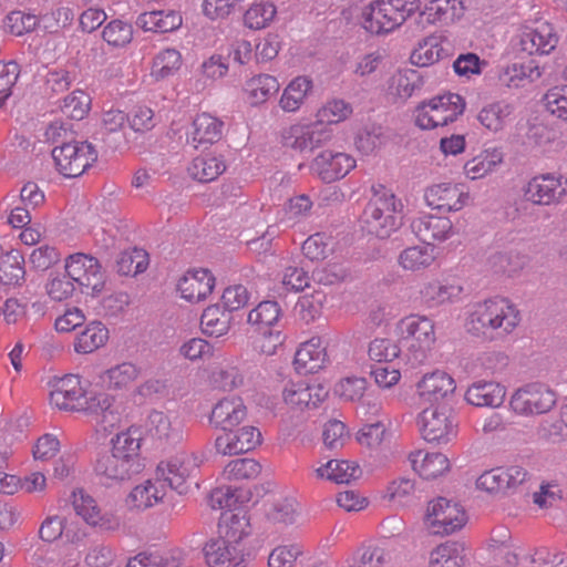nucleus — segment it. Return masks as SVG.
<instances>
[{
  "instance_id": "1",
  "label": "nucleus",
  "mask_w": 567,
  "mask_h": 567,
  "mask_svg": "<svg viewBox=\"0 0 567 567\" xmlns=\"http://www.w3.org/2000/svg\"><path fill=\"white\" fill-rule=\"evenodd\" d=\"M50 404L60 411L91 416L103 431L114 429L121 421L115 399L105 392L87 391L76 374H68L54 381Z\"/></svg>"
},
{
  "instance_id": "2",
  "label": "nucleus",
  "mask_w": 567,
  "mask_h": 567,
  "mask_svg": "<svg viewBox=\"0 0 567 567\" xmlns=\"http://www.w3.org/2000/svg\"><path fill=\"white\" fill-rule=\"evenodd\" d=\"M141 432L128 427L111 439V450L101 453L94 465V472L106 484L130 480L141 471Z\"/></svg>"
},
{
  "instance_id": "3",
  "label": "nucleus",
  "mask_w": 567,
  "mask_h": 567,
  "mask_svg": "<svg viewBox=\"0 0 567 567\" xmlns=\"http://www.w3.org/2000/svg\"><path fill=\"white\" fill-rule=\"evenodd\" d=\"M520 322L516 305L503 297L475 302L467 310L466 330L477 337L495 338L511 334Z\"/></svg>"
},
{
  "instance_id": "4",
  "label": "nucleus",
  "mask_w": 567,
  "mask_h": 567,
  "mask_svg": "<svg viewBox=\"0 0 567 567\" xmlns=\"http://www.w3.org/2000/svg\"><path fill=\"white\" fill-rule=\"evenodd\" d=\"M420 7V0H369L361 3L357 17L369 33L386 34L402 25Z\"/></svg>"
},
{
  "instance_id": "5",
  "label": "nucleus",
  "mask_w": 567,
  "mask_h": 567,
  "mask_svg": "<svg viewBox=\"0 0 567 567\" xmlns=\"http://www.w3.org/2000/svg\"><path fill=\"white\" fill-rule=\"evenodd\" d=\"M371 192L372 196L361 215V223L368 233L388 238L401 225L402 203L382 184L372 185Z\"/></svg>"
},
{
  "instance_id": "6",
  "label": "nucleus",
  "mask_w": 567,
  "mask_h": 567,
  "mask_svg": "<svg viewBox=\"0 0 567 567\" xmlns=\"http://www.w3.org/2000/svg\"><path fill=\"white\" fill-rule=\"evenodd\" d=\"M402 347L413 360L421 362L436 341L434 322L426 316L410 315L396 326Z\"/></svg>"
},
{
  "instance_id": "7",
  "label": "nucleus",
  "mask_w": 567,
  "mask_h": 567,
  "mask_svg": "<svg viewBox=\"0 0 567 567\" xmlns=\"http://www.w3.org/2000/svg\"><path fill=\"white\" fill-rule=\"evenodd\" d=\"M465 109L463 97L456 93H444L423 102L415 110V124L422 130H432L454 122Z\"/></svg>"
},
{
  "instance_id": "8",
  "label": "nucleus",
  "mask_w": 567,
  "mask_h": 567,
  "mask_svg": "<svg viewBox=\"0 0 567 567\" xmlns=\"http://www.w3.org/2000/svg\"><path fill=\"white\" fill-rule=\"evenodd\" d=\"M52 158L56 171L68 178L81 176L97 159V152L87 142H70L55 146Z\"/></svg>"
},
{
  "instance_id": "9",
  "label": "nucleus",
  "mask_w": 567,
  "mask_h": 567,
  "mask_svg": "<svg viewBox=\"0 0 567 567\" xmlns=\"http://www.w3.org/2000/svg\"><path fill=\"white\" fill-rule=\"evenodd\" d=\"M556 402L557 394L548 384L533 382L517 389L509 405L518 415L533 416L549 412Z\"/></svg>"
},
{
  "instance_id": "10",
  "label": "nucleus",
  "mask_w": 567,
  "mask_h": 567,
  "mask_svg": "<svg viewBox=\"0 0 567 567\" xmlns=\"http://www.w3.org/2000/svg\"><path fill=\"white\" fill-rule=\"evenodd\" d=\"M65 271L83 293L94 297L104 289L105 272L93 256L83 252L70 255L65 260Z\"/></svg>"
},
{
  "instance_id": "11",
  "label": "nucleus",
  "mask_w": 567,
  "mask_h": 567,
  "mask_svg": "<svg viewBox=\"0 0 567 567\" xmlns=\"http://www.w3.org/2000/svg\"><path fill=\"white\" fill-rule=\"evenodd\" d=\"M421 433L427 442L447 443L456 436L457 423L446 404L430 405L419 415Z\"/></svg>"
},
{
  "instance_id": "12",
  "label": "nucleus",
  "mask_w": 567,
  "mask_h": 567,
  "mask_svg": "<svg viewBox=\"0 0 567 567\" xmlns=\"http://www.w3.org/2000/svg\"><path fill=\"white\" fill-rule=\"evenodd\" d=\"M70 502L75 514L91 527L101 532H116L122 526V519L115 512L103 511L96 499L82 488L72 492Z\"/></svg>"
},
{
  "instance_id": "13",
  "label": "nucleus",
  "mask_w": 567,
  "mask_h": 567,
  "mask_svg": "<svg viewBox=\"0 0 567 567\" xmlns=\"http://www.w3.org/2000/svg\"><path fill=\"white\" fill-rule=\"evenodd\" d=\"M205 455L200 451H182L157 465V474L168 487L184 492V485L203 464Z\"/></svg>"
},
{
  "instance_id": "14",
  "label": "nucleus",
  "mask_w": 567,
  "mask_h": 567,
  "mask_svg": "<svg viewBox=\"0 0 567 567\" xmlns=\"http://www.w3.org/2000/svg\"><path fill=\"white\" fill-rule=\"evenodd\" d=\"M466 523L464 509L456 503L439 497L426 509L425 524L433 534H452Z\"/></svg>"
},
{
  "instance_id": "15",
  "label": "nucleus",
  "mask_w": 567,
  "mask_h": 567,
  "mask_svg": "<svg viewBox=\"0 0 567 567\" xmlns=\"http://www.w3.org/2000/svg\"><path fill=\"white\" fill-rule=\"evenodd\" d=\"M426 204L439 210L458 212L470 202V193L464 184L443 182L426 188Z\"/></svg>"
},
{
  "instance_id": "16",
  "label": "nucleus",
  "mask_w": 567,
  "mask_h": 567,
  "mask_svg": "<svg viewBox=\"0 0 567 567\" xmlns=\"http://www.w3.org/2000/svg\"><path fill=\"white\" fill-rule=\"evenodd\" d=\"M527 478L525 468L518 465L495 467L482 473L476 480V487L488 494L497 495L515 489Z\"/></svg>"
},
{
  "instance_id": "17",
  "label": "nucleus",
  "mask_w": 567,
  "mask_h": 567,
  "mask_svg": "<svg viewBox=\"0 0 567 567\" xmlns=\"http://www.w3.org/2000/svg\"><path fill=\"white\" fill-rule=\"evenodd\" d=\"M330 138L329 132L318 123H296L281 132V141L286 147L295 151H312Z\"/></svg>"
},
{
  "instance_id": "18",
  "label": "nucleus",
  "mask_w": 567,
  "mask_h": 567,
  "mask_svg": "<svg viewBox=\"0 0 567 567\" xmlns=\"http://www.w3.org/2000/svg\"><path fill=\"white\" fill-rule=\"evenodd\" d=\"M261 443L260 431L251 425L243 426L236 431H224L215 441L216 451L223 455H237L254 450Z\"/></svg>"
},
{
  "instance_id": "19",
  "label": "nucleus",
  "mask_w": 567,
  "mask_h": 567,
  "mask_svg": "<svg viewBox=\"0 0 567 567\" xmlns=\"http://www.w3.org/2000/svg\"><path fill=\"white\" fill-rule=\"evenodd\" d=\"M167 489V484L156 473L155 477L135 485L126 496L125 504L132 511H146L162 503Z\"/></svg>"
},
{
  "instance_id": "20",
  "label": "nucleus",
  "mask_w": 567,
  "mask_h": 567,
  "mask_svg": "<svg viewBox=\"0 0 567 567\" xmlns=\"http://www.w3.org/2000/svg\"><path fill=\"white\" fill-rule=\"evenodd\" d=\"M328 395V390L320 383L303 381L288 382L282 390V400L295 410L316 408Z\"/></svg>"
},
{
  "instance_id": "21",
  "label": "nucleus",
  "mask_w": 567,
  "mask_h": 567,
  "mask_svg": "<svg viewBox=\"0 0 567 567\" xmlns=\"http://www.w3.org/2000/svg\"><path fill=\"white\" fill-rule=\"evenodd\" d=\"M566 195L561 177L554 174H543L533 177L525 187L527 200L537 205L558 203Z\"/></svg>"
},
{
  "instance_id": "22",
  "label": "nucleus",
  "mask_w": 567,
  "mask_h": 567,
  "mask_svg": "<svg viewBox=\"0 0 567 567\" xmlns=\"http://www.w3.org/2000/svg\"><path fill=\"white\" fill-rule=\"evenodd\" d=\"M417 393L422 403L430 405L444 404L443 401L455 390L454 379L445 371L436 370L426 373L417 382Z\"/></svg>"
},
{
  "instance_id": "23",
  "label": "nucleus",
  "mask_w": 567,
  "mask_h": 567,
  "mask_svg": "<svg viewBox=\"0 0 567 567\" xmlns=\"http://www.w3.org/2000/svg\"><path fill=\"white\" fill-rule=\"evenodd\" d=\"M355 167V159L342 152L323 151L312 163V169L327 183L343 178Z\"/></svg>"
},
{
  "instance_id": "24",
  "label": "nucleus",
  "mask_w": 567,
  "mask_h": 567,
  "mask_svg": "<svg viewBox=\"0 0 567 567\" xmlns=\"http://www.w3.org/2000/svg\"><path fill=\"white\" fill-rule=\"evenodd\" d=\"M558 43V37L548 22H538L526 28L519 38L520 50L528 54H548Z\"/></svg>"
},
{
  "instance_id": "25",
  "label": "nucleus",
  "mask_w": 567,
  "mask_h": 567,
  "mask_svg": "<svg viewBox=\"0 0 567 567\" xmlns=\"http://www.w3.org/2000/svg\"><path fill=\"white\" fill-rule=\"evenodd\" d=\"M247 416V408L240 396L229 395L219 400L212 410L209 422L224 431L239 425Z\"/></svg>"
},
{
  "instance_id": "26",
  "label": "nucleus",
  "mask_w": 567,
  "mask_h": 567,
  "mask_svg": "<svg viewBox=\"0 0 567 567\" xmlns=\"http://www.w3.org/2000/svg\"><path fill=\"white\" fill-rule=\"evenodd\" d=\"M215 278L207 269L187 271L178 281L182 298L190 302L205 300L213 291Z\"/></svg>"
},
{
  "instance_id": "27",
  "label": "nucleus",
  "mask_w": 567,
  "mask_h": 567,
  "mask_svg": "<svg viewBox=\"0 0 567 567\" xmlns=\"http://www.w3.org/2000/svg\"><path fill=\"white\" fill-rule=\"evenodd\" d=\"M204 550L209 567H243L245 563L243 545L216 538L207 543Z\"/></svg>"
},
{
  "instance_id": "28",
  "label": "nucleus",
  "mask_w": 567,
  "mask_h": 567,
  "mask_svg": "<svg viewBox=\"0 0 567 567\" xmlns=\"http://www.w3.org/2000/svg\"><path fill=\"white\" fill-rule=\"evenodd\" d=\"M414 234L424 243L444 241L454 234L453 223L447 217L422 215L411 224Z\"/></svg>"
},
{
  "instance_id": "29",
  "label": "nucleus",
  "mask_w": 567,
  "mask_h": 567,
  "mask_svg": "<svg viewBox=\"0 0 567 567\" xmlns=\"http://www.w3.org/2000/svg\"><path fill=\"white\" fill-rule=\"evenodd\" d=\"M218 539L241 545L243 539L251 534L250 518L244 509L225 512L218 525Z\"/></svg>"
},
{
  "instance_id": "30",
  "label": "nucleus",
  "mask_w": 567,
  "mask_h": 567,
  "mask_svg": "<svg viewBox=\"0 0 567 567\" xmlns=\"http://www.w3.org/2000/svg\"><path fill=\"white\" fill-rule=\"evenodd\" d=\"M326 361V348L319 337L303 342L295 355V367L300 373H316L323 368Z\"/></svg>"
},
{
  "instance_id": "31",
  "label": "nucleus",
  "mask_w": 567,
  "mask_h": 567,
  "mask_svg": "<svg viewBox=\"0 0 567 567\" xmlns=\"http://www.w3.org/2000/svg\"><path fill=\"white\" fill-rule=\"evenodd\" d=\"M147 432L162 442H178L183 437V423L175 415L153 411L147 419Z\"/></svg>"
},
{
  "instance_id": "32",
  "label": "nucleus",
  "mask_w": 567,
  "mask_h": 567,
  "mask_svg": "<svg viewBox=\"0 0 567 567\" xmlns=\"http://www.w3.org/2000/svg\"><path fill=\"white\" fill-rule=\"evenodd\" d=\"M409 461L413 470L426 480L436 478L450 470L447 456L439 452L414 451L410 453Z\"/></svg>"
},
{
  "instance_id": "33",
  "label": "nucleus",
  "mask_w": 567,
  "mask_h": 567,
  "mask_svg": "<svg viewBox=\"0 0 567 567\" xmlns=\"http://www.w3.org/2000/svg\"><path fill=\"white\" fill-rule=\"evenodd\" d=\"M503 158L498 147L485 148L464 164V175L471 181L484 178L503 163Z\"/></svg>"
},
{
  "instance_id": "34",
  "label": "nucleus",
  "mask_w": 567,
  "mask_h": 567,
  "mask_svg": "<svg viewBox=\"0 0 567 567\" xmlns=\"http://www.w3.org/2000/svg\"><path fill=\"white\" fill-rule=\"evenodd\" d=\"M224 123L217 117L202 113L193 122V130L188 135V142L198 147L203 144H214L221 138Z\"/></svg>"
},
{
  "instance_id": "35",
  "label": "nucleus",
  "mask_w": 567,
  "mask_h": 567,
  "mask_svg": "<svg viewBox=\"0 0 567 567\" xmlns=\"http://www.w3.org/2000/svg\"><path fill=\"white\" fill-rule=\"evenodd\" d=\"M506 389L495 382H477L471 385L466 393V401L475 406L497 408L505 399Z\"/></svg>"
},
{
  "instance_id": "36",
  "label": "nucleus",
  "mask_w": 567,
  "mask_h": 567,
  "mask_svg": "<svg viewBox=\"0 0 567 567\" xmlns=\"http://www.w3.org/2000/svg\"><path fill=\"white\" fill-rule=\"evenodd\" d=\"M226 171V162L221 155L206 154L195 157L189 164V176L200 183H209Z\"/></svg>"
},
{
  "instance_id": "37",
  "label": "nucleus",
  "mask_w": 567,
  "mask_h": 567,
  "mask_svg": "<svg viewBox=\"0 0 567 567\" xmlns=\"http://www.w3.org/2000/svg\"><path fill=\"white\" fill-rule=\"evenodd\" d=\"M313 84L308 76H297L284 89L279 106L284 112L295 113L300 110Z\"/></svg>"
},
{
  "instance_id": "38",
  "label": "nucleus",
  "mask_w": 567,
  "mask_h": 567,
  "mask_svg": "<svg viewBox=\"0 0 567 567\" xmlns=\"http://www.w3.org/2000/svg\"><path fill=\"white\" fill-rule=\"evenodd\" d=\"M140 377V369L132 362L115 364L101 373L103 384L113 391L127 390Z\"/></svg>"
},
{
  "instance_id": "39",
  "label": "nucleus",
  "mask_w": 567,
  "mask_h": 567,
  "mask_svg": "<svg viewBox=\"0 0 567 567\" xmlns=\"http://www.w3.org/2000/svg\"><path fill=\"white\" fill-rule=\"evenodd\" d=\"M278 80L269 74H257L248 79L244 85V92L251 105L267 102L279 91Z\"/></svg>"
},
{
  "instance_id": "40",
  "label": "nucleus",
  "mask_w": 567,
  "mask_h": 567,
  "mask_svg": "<svg viewBox=\"0 0 567 567\" xmlns=\"http://www.w3.org/2000/svg\"><path fill=\"white\" fill-rule=\"evenodd\" d=\"M182 16L173 10L169 11H150L142 13L137 19V24L150 32H171L182 25Z\"/></svg>"
},
{
  "instance_id": "41",
  "label": "nucleus",
  "mask_w": 567,
  "mask_h": 567,
  "mask_svg": "<svg viewBox=\"0 0 567 567\" xmlns=\"http://www.w3.org/2000/svg\"><path fill=\"white\" fill-rule=\"evenodd\" d=\"M543 74L539 65L534 61L527 63H513L499 73V81L508 87H520L526 82H534Z\"/></svg>"
},
{
  "instance_id": "42",
  "label": "nucleus",
  "mask_w": 567,
  "mask_h": 567,
  "mask_svg": "<svg viewBox=\"0 0 567 567\" xmlns=\"http://www.w3.org/2000/svg\"><path fill=\"white\" fill-rule=\"evenodd\" d=\"M107 340V328L101 322L93 321L76 334L74 351L83 354L92 353L103 347Z\"/></svg>"
},
{
  "instance_id": "43",
  "label": "nucleus",
  "mask_w": 567,
  "mask_h": 567,
  "mask_svg": "<svg viewBox=\"0 0 567 567\" xmlns=\"http://www.w3.org/2000/svg\"><path fill=\"white\" fill-rule=\"evenodd\" d=\"M316 476L337 484L349 483L357 478L361 471L358 465L343 460H330L315 470Z\"/></svg>"
},
{
  "instance_id": "44",
  "label": "nucleus",
  "mask_w": 567,
  "mask_h": 567,
  "mask_svg": "<svg viewBox=\"0 0 567 567\" xmlns=\"http://www.w3.org/2000/svg\"><path fill=\"white\" fill-rule=\"evenodd\" d=\"M24 258L17 250L6 251L0 259V284L7 286H20L24 281Z\"/></svg>"
},
{
  "instance_id": "45",
  "label": "nucleus",
  "mask_w": 567,
  "mask_h": 567,
  "mask_svg": "<svg viewBox=\"0 0 567 567\" xmlns=\"http://www.w3.org/2000/svg\"><path fill=\"white\" fill-rule=\"evenodd\" d=\"M231 315L218 305L207 307L200 318V328L204 334L219 338L225 336L231 324Z\"/></svg>"
},
{
  "instance_id": "46",
  "label": "nucleus",
  "mask_w": 567,
  "mask_h": 567,
  "mask_svg": "<svg viewBox=\"0 0 567 567\" xmlns=\"http://www.w3.org/2000/svg\"><path fill=\"white\" fill-rule=\"evenodd\" d=\"M435 259L430 245H417L402 250L398 257L399 265L406 271H420L430 267Z\"/></svg>"
},
{
  "instance_id": "47",
  "label": "nucleus",
  "mask_w": 567,
  "mask_h": 567,
  "mask_svg": "<svg viewBox=\"0 0 567 567\" xmlns=\"http://www.w3.org/2000/svg\"><path fill=\"white\" fill-rule=\"evenodd\" d=\"M182 62V54L178 50L173 48L161 50L153 58L151 76L156 81L171 78L181 69Z\"/></svg>"
},
{
  "instance_id": "48",
  "label": "nucleus",
  "mask_w": 567,
  "mask_h": 567,
  "mask_svg": "<svg viewBox=\"0 0 567 567\" xmlns=\"http://www.w3.org/2000/svg\"><path fill=\"white\" fill-rule=\"evenodd\" d=\"M463 7L458 0H432L426 7L424 14L431 23L449 24L462 16Z\"/></svg>"
},
{
  "instance_id": "49",
  "label": "nucleus",
  "mask_w": 567,
  "mask_h": 567,
  "mask_svg": "<svg viewBox=\"0 0 567 567\" xmlns=\"http://www.w3.org/2000/svg\"><path fill=\"white\" fill-rule=\"evenodd\" d=\"M445 54L441 37L433 34L419 42L411 54V61L419 66H426L437 62Z\"/></svg>"
},
{
  "instance_id": "50",
  "label": "nucleus",
  "mask_w": 567,
  "mask_h": 567,
  "mask_svg": "<svg viewBox=\"0 0 567 567\" xmlns=\"http://www.w3.org/2000/svg\"><path fill=\"white\" fill-rule=\"evenodd\" d=\"M462 292L457 285H443L433 280L425 282L420 289L422 300L429 306L442 305L456 300Z\"/></svg>"
},
{
  "instance_id": "51",
  "label": "nucleus",
  "mask_w": 567,
  "mask_h": 567,
  "mask_svg": "<svg viewBox=\"0 0 567 567\" xmlns=\"http://www.w3.org/2000/svg\"><path fill=\"white\" fill-rule=\"evenodd\" d=\"M512 112L513 109L509 104L496 102L483 107L477 120L488 131L498 132L505 127Z\"/></svg>"
},
{
  "instance_id": "52",
  "label": "nucleus",
  "mask_w": 567,
  "mask_h": 567,
  "mask_svg": "<svg viewBox=\"0 0 567 567\" xmlns=\"http://www.w3.org/2000/svg\"><path fill=\"white\" fill-rule=\"evenodd\" d=\"M208 379L214 389L223 391H231L243 384V377L238 369L226 362L213 367Z\"/></svg>"
},
{
  "instance_id": "53",
  "label": "nucleus",
  "mask_w": 567,
  "mask_h": 567,
  "mask_svg": "<svg viewBox=\"0 0 567 567\" xmlns=\"http://www.w3.org/2000/svg\"><path fill=\"white\" fill-rule=\"evenodd\" d=\"M281 316V309L276 301H262L248 313V323L255 326L258 332L270 331Z\"/></svg>"
},
{
  "instance_id": "54",
  "label": "nucleus",
  "mask_w": 567,
  "mask_h": 567,
  "mask_svg": "<svg viewBox=\"0 0 567 567\" xmlns=\"http://www.w3.org/2000/svg\"><path fill=\"white\" fill-rule=\"evenodd\" d=\"M463 547L454 542H446L435 547L429 559V567H462Z\"/></svg>"
},
{
  "instance_id": "55",
  "label": "nucleus",
  "mask_w": 567,
  "mask_h": 567,
  "mask_svg": "<svg viewBox=\"0 0 567 567\" xmlns=\"http://www.w3.org/2000/svg\"><path fill=\"white\" fill-rule=\"evenodd\" d=\"M277 8L271 2L252 3L244 13V25L250 30L267 28L276 18Z\"/></svg>"
},
{
  "instance_id": "56",
  "label": "nucleus",
  "mask_w": 567,
  "mask_h": 567,
  "mask_svg": "<svg viewBox=\"0 0 567 567\" xmlns=\"http://www.w3.org/2000/svg\"><path fill=\"white\" fill-rule=\"evenodd\" d=\"M148 265L147 254L140 248H133L120 254L116 267L117 271L124 276H134L143 272Z\"/></svg>"
},
{
  "instance_id": "57",
  "label": "nucleus",
  "mask_w": 567,
  "mask_h": 567,
  "mask_svg": "<svg viewBox=\"0 0 567 567\" xmlns=\"http://www.w3.org/2000/svg\"><path fill=\"white\" fill-rule=\"evenodd\" d=\"M334 247L333 238L326 234H315L308 237L302 245L303 255L310 260H323Z\"/></svg>"
},
{
  "instance_id": "58",
  "label": "nucleus",
  "mask_w": 567,
  "mask_h": 567,
  "mask_svg": "<svg viewBox=\"0 0 567 567\" xmlns=\"http://www.w3.org/2000/svg\"><path fill=\"white\" fill-rule=\"evenodd\" d=\"M352 114V106L341 99H333L323 104L317 112L318 124H334L347 120Z\"/></svg>"
},
{
  "instance_id": "59",
  "label": "nucleus",
  "mask_w": 567,
  "mask_h": 567,
  "mask_svg": "<svg viewBox=\"0 0 567 567\" xmlns=\"http://www.w3.org/2000/svg\"><path fill=\"white\" fill-rule=\"evenodd\" d=\"M298 515V502L292 497L276 501L267 512V517L275 524H292Z\"/></svg>"
},
{
  "instance_id": "60",
  "label": "nucleus",
  "mask_w": 567,
  "mask_h": 567,
  "mask_svg": "<svg viewBox=\"0 0 567 567\" xmlns=\"http://www.w3.org/2000/svg\"><path fill=\"white\" fill-rule=\"evenodd\" d=\"M103 39L113 47H124L133 37L132 25L123 20L114 19L103 29Z\"/></svg>"
},
{
  "instance_id": "61",
  "label": "nucleus",
  "mask_w": 567,
  "mask_h": 567,
  "mask_svg": "<svg viewBox=\"0 0 567 567\" xmlns=\"http://www.w3.org/2000/svg\"><path fill=\"white\" fill-rule=\"evenodd\" d=\"M417 80L419 76L413 70L398 71L390 79L389 90L393 95L408 99L415 90Z\"/></svg>"
},
{
  "instance_id": "62",
  "label": "nucleus",
  "mask_w": 567,
  "mask_h": 567,
  "mask_svg": "<svg viewBox=\"0 0 567 567\" xmlns=\"http://www.w3.org/2000/svg\"><path fill=\"white\" fill-rule=\"evenodd\" d=\"M546 110L556 117L567 121V85L555 86L544 96Z\"/></svg>"
},
{
  "instance_id": "63",
  "label": "nucleus",
  "mask_w": 567,
  "mask_h": 567,
  "mask_svg": "<svg viewBox=\"0 0 567 567\" xmlns=\"http://www.w3.org/2000/svg\"><path fill=\"white\" fill-rule=\"evenodd\" d=\"M392 560V553L382 545L363 548L358 566L355 567H386Z\"/></svg>"
},
{
  "instance_id": "64",
  "label": "nucleus",
  "mask_w": 567,
  "mask_h": 567,
  "mask_svg": "<svg viewBox=\"0 0 567 567\" xmlns=\"http://www.w3.org/2000/svg\"><path fill=\"white\" fill-rule=\"evenodd\" d=\"M179 559L173 555L141 553L128 560L126 567H179Z\"/></svg>"
}]
</instances>
